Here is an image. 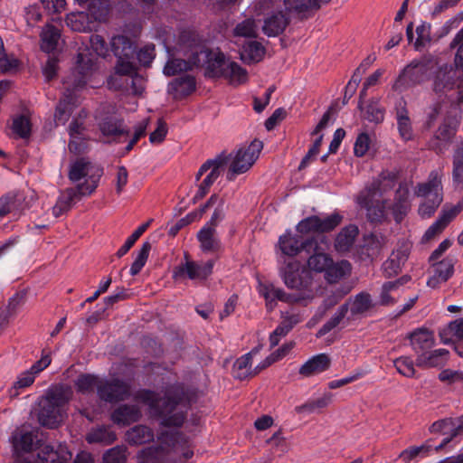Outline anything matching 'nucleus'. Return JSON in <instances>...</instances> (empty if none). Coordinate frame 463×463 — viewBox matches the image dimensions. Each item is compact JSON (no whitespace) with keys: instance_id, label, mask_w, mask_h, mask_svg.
Here are the masks:
<instances>
[{"instance_id":"34","label":"nucleus","mask_w":463,"mask_h":463,"mask_svg":"<svg viewBox=\"0 0 463 463\" xmlns=\"http://www.w3.org/2000/svg\"><path fill=\"white\" fill-rule=\"evenodd\" d=\"M333 400V394L329 392H324L321 396L307 400L305 403L297 406L295 411L301 415H308L318 412L326 408Z\"/></svg>"},{"instance_id":"31","label":"nucleus","mask_w":463,"mask_h":463,"mask_svg":"<svg viewBox=\"0 0 463 463\" xmlns=\"http://www.w3.org/2000/svg\"><path fill=\"white\" fill-rule=\"evenodd\" d=\"M396 121L401 137L405 141L411 140L413 130L406 102L403 99H401L396 107Z\"/></svg>"},{"instance_id":"5","label":"nucleus","mask_w":463,"mask_h":463,"mask_svg":"<svg viewBox=\"0 0 463 463\" xmlns=\"http://www.w3.org/2000/svg\"><path fill=\"white\" fill-rule=\"evenodd\" d=\"M160 446L148 447L137 454L138 463H187L194 456L190 440L179 432L162 431Z\"/></svg>"},{"instance_id":"28","label":"nucleus","mask_w":463,"mask_h":463,"mask_svg":"<svg viewBox=\"0 0 463 463\" xmlns=\"http://www.w3.org/2000/svg\"><path fill=\"white\" fill-rule=\"evenodd\" d=\"M195 90V79L191 75H184L173 80L168 84V92L175 99H181Z\"/></svg>"},{"instance_id":"7","label":"nucleus","mask_w":463,"mask_h":463,"mask_svg":"<svg viewBox=\"0 0 463 463\" xmlns=\"http://www.w3.org/2000/svg\"><path fill=\"white\" fill-rule=\"evenodd\" d=\"M397 180V171L384 170L357 196V203L366 209L371 222H381L385 217L386 200L380 198L393 188Z\"/></svg>"},{"instance_id":"13","label":"nucleus","mask_w":463,"mask_h":463,"mask_svg":"<svg viewBox=\"0 0 463 463\" xmlns=\"http://www.w3.org/2000/svg\"><path fill=\"white\" fill-rule=\"evenodd\" d=\"M109 14V6L107 4L91 1L89 13L78 12L71 13L66 17L67 25L75 32H87L92 29L93 21L104 22Z\"/></svg>"},{"instance_id":"38","label":"nucleus","mask_w":463,"mask_h":463,"mask_svg":"<svg viewBox=\"0 0 463 463\" xmlns=\"http://www.w3.org/2000/svg\"><path fill=\"white\" fill-rule=\"evenodd\" d=\"M288 23V18L281 11L276 12L264 20L262 32L268 36L279 35L284 31Z\"/></svg>"},{"instance_id":"27","label":"nucleus","mask_w":463,"mask_h":463,"mask_svg":"<svg viewBox=\"0 0 463 463\" xmlns=\"http://www.w3.org/2000/svg\"><path fill=\"white\" fill-rule=\"evenodd\" d=\"M331 364L329 356L326 354H319L309 358L300 368L299 374L304 377H310L326 371Z\"/></svg>"},{"instance_id":"39","label":"nucleus","mask_w":463,"mask_h":463,"mask_svg":"<svg viewBox=\"0 0 463 463\" xmlns=\"http://www.w3.org/2000/svg\"><path fill=\"white\" fill-rule=\"evenodd\" d=\"M197 240L203 252H215L221 247V241L216 235V229L203 227L197 233Z\"/></svg>"},{"instance_id":"36","label":"nucleus","mask_w":463,"mask_h":463,"mask_svg":"<svg viewBox=\"0 0 463 463\" xmlns=\"http://www.w3.org/2000/svg\"><path fill=\"white\" fill-rule=\"evenodd\" d=\"M235 44L241 45L242 42L254 40L258 37L257 25L254 20L246 19L239 23L232 33Z\"/></svg>"},{"instance_id":"19","label":"nucleus","mask_w":463,"mask_h":463,"mask_svg":"<svg viewBox=\"0 0 463 463\" xmlns=\"http://www.w3.org/2000/svg\"><path fill=\"white\" fill-rule=\"evenodd\" d=\"M129 395V385L119 379H101L98 386V396L108 402L123 401Z\"/></svg>"},{"instance_id":"14","label":"nucleus","mask_w":463,"mask_h":463,"mask_svg":"<svg viewBox=\"0 0 463 463\" xmlns=\"http://www.w3.org/2000/svg\"><path fill=\"white\" fill-rule=\"evenodd\" d=\"M430 61H413L407 65L393 84V89L402 91L405 89L425 81L432 71Z\"/></svg>"},{"instance_id":"45","label":"nucleus","mask_w":463,"mask_h":463,"mask_svg":"<svg viewBox=\"0 0 463 463\" xmlns=\"http://www.w3.org/2000/svg\"><path fill=\"white\" fill-rule=\"evenodd\" d=\"M258 354V349L253 348L250 353L238 358L233 364L232 374L239 380H243L250 374L251 359Z\"/></svg>"},{"instance_id":"53","label":"nucleus","mask_w":463,"mask_h":463,"mask_svg":"<svg viewBox=\"0 0 463 463\" xmlns=\"http://www.w3.org/2000/svg\"><path fill=\"white\" fill-rule=\"evenodd\" d=\"M350 290L351 288L349 287H342L337 288L332 295L327 296L317 310L318 318H321L329 308L336 305Z\"/></svg>"},{"instance_id":"54","label":"nucleus","mask_w":463,"mask_h":463,"mask_svg":"<svg viewBox=\"0 0 463 463\" xmlns=\"http://www.w3.org/2000/svg\"><path fill=\"white\" fill-rule=\"evenodd\" d=\"M44 449L47 452V457H44L43 459L52 463H65L72 457L71 452L65 445H59L56 450H53L49 446H46Z\"/></svg>"},{"instance_id":"48","label":"nucleus","mask_w":463,"mask_h":463,"mask_svg":"<svg viewBox=\"0 0 463 463\" xmlns=\"http://www.w3.org/2000/svg\"><path fill=\"white\" fill-rule=\"evenodd\" d=\"M34 437L32 432L16 431L12 437L14 449L16 453L30 452L33 448Z\"/></svg>"},{"instance_id":"25","label":"nucleus","mask_w":463,"mask_h":463,"mask_svg":"<svg viewBox=\"0 0 463 463\" xmlns=\"http://www.w3.org/2000/svg\"><path fill=\"white\" fill-rule=\"evenodd\" d=\"M330 0H284L285 10L289 14H297L301 18H307L315 11H317L323 5Z\"/></svg>"},{"instance_id":"20","label":"nucleus","mask_w":463,"mask_h":463,"mask_svg":"<svg viewBox=\"0 0 463 463\" xmlns=\"http://www.w3.org/2000/svg\"><path fill=\"white\" fill-rule=\"evenodd\" d=\"M430 277L427 286L430 288H439L446 283L454 274L455 260L447 257L439 261H430Z\"/></svg>"},{"instance_id":"63","label":"nucleus","mask_w":463,"mask_h":463,"mask_svg":"<svg viewBox=\"0 0 463 463\" xmlns=\"http://www.w3.org/2000/svg\"><path fill=\"white\" fill-rule=\"evenodd\" d=\"M127 460V449L116 446L108 449L103 455V463H125Z\"/></svg>"},{"instance_id":"42","label":"nucleus","mask_w":463,"mask_h":463,"mask_svg":"<svg viewBox=\"0 0 463 463\" xmlns=\"http://www.w3.org/2000/svg\"><path fill=\"white\" fill-rule=\"evenodd\" d=\"M116 439V433L107 426L93 428L86 435V440L90 444L100 443L103 445H109Z\"/></svg>"},{"instance_id":"35","label":"nucleus","mask_w":463,"mask_h":463,"mask_svg":"<svg viewBox=\"0 0 463 463\" xmlns=\"http://www.w3.org/2000/svg\"><path fill=\"white\" fill-rule=\"evenodd\" d=\"M352 271V266L347 260H340L334 262L331 259V263L327 266L325 272L326 280L330 283H336L342 279L349 276Z\"/></svg>"},{"instance_id":"11","label":"nucleus","mask_w":463,"mask_h":463,"mask_svg":"<svg viewBox=\"0 0 463 463\" xmlns=\"http://www.w3.org/2000/svg\"><path fill=\"white\" fill-rule=\"evenodd\" d=\"M102 173L103 171L100 167L82 157L71 165L69 178L74 183L80 182L84 178V182L79 184L75 188L79 189L83 195H90L98 187Z\"/></svg>"},{"instance_id":"61","label":"nucleus","mask_w":463,"mask_h":463,"mask_svg":"<svg viewBox=\"0 0 463 463\" xmlns=\"http://www.w3.org/2000/svg\"><path fill=\"white\" fill-rule=\"evenodd\" d=\"M394 366L399 373L411 378L415 374L414 362L409 356H401L394 360Z\"/></svg>"},{"instance_id":"33","label":"nucleus","mask_w":463,"mask_h":463,"mask_svg":"<svg viewBox=\"0 0 463 463\" xmlns=\"http://www.w3.org/2000/svg\"><path fill=\"white\" fill-rule=\"evenodd\" d=\"M345 304L348 305V310L353 317L364 316L374 307L372 297L367 292L356 294L350 298Z\"/></svg>"},{"instance_id":"3","label":"nucleus","mask_w":463,"mask_h":463,"mask_svg":"<svg viewBox=\"0 0 463 463\" xmlns=\"http://www.w3.org/2000/svg\"><path fill=\"white\" fill-rule=\"evenodd\" d=\"M137 399L147 405L153 414L160 417L164 427H180L184 421L189 400L180 385L169 386L164 397L143 390L137 394Z\"/></svg>"},{"instance_id":"4","label":"nucleus","mask_w":463,"mask_h":463,"mask_svg":"<svg viewBox=\"0 0 463 463\" xmlns=\"http://www.w3.org/2000/svg\"><path fill=\"white\" fill-rule=\"evenodd\" d=\"M96 70V59L89 48L79 49L76 64L71 73L63 81L65 92L56 107L55 123L64 125L77 106L75 90L83 88Z\"/></svg>"},{"instance_id":"37","label":"nucleus","mask_w":463,"mask_h":463,"mask_svg":"<svg viewBox=\"0 0 463 463\" xmlns=\"http://www.w3.org/2000/svg\"><path fill=\"white\" fill-rule=\"evenodd\" d=\"M134 74H136L135 66L131 61V59H118L115 66V73L109 77L108 83L111 88L119 90L122 88V85L119 82V77L127 76L129 78Z\"/></svg>"},{"instance_id":"18","label":"nucleus","mask_w":463,"mask_h":463,"mask_svg":"<svg viewBox=\"0 0 463 463\" xmlns=\"http://www.w3.org/2000/svg\"><path fill=\"white\" fill-rule=\"evenodd\" d=\"M279 244L283 254L294 257L302 251L310 252L316 241L313 238L304 237L302 234L287 231L279 237Z\"/></svg>"},{"instance_id":"60","label":"nucleus","mask_w":463,"mask_h":463,"mask_svg":"<svg viewBox=\"0 0 463 463\" xmlns=\"http://www.w3.org/2000/svg\"><path fill=\"white\" fill-rule=\"evenodd\" d=\"M34 379L35 376L29 370L21 373L10 390V395L12 397L17 396L19 389L29 387L33 383Z\"/></svg>"},{"instance_id":"12","label":"nucleus","mask_w":463,"mask_h":463,"mask_svg":"<svg viewBox=\"0 0 463 463\" xmlns=\"http://www.w3.org/2000/svg\"><path fill=\"white\" fill-rule=\"evenodd\" d=\"M260 147V144L255 139L246 149L241 148L235 153L219 155L225 157V167L228 166L226 178L232 181L238 175L248 171L258 157Z\"/></svg>"},{"instance_id":"57","label":"nucleus","mask_w":463,"mask_h":463,"mask_svg":"<svg viewBox=\"0 0 463 463\" xmlns=\"http://www.w3.org/2000/svg\"><path fill=\"white\" fill-rule=\"evenodd\" d=\"M296 230L304 237L310 233H320L318 229V215H312L301 220L297 224Z\"/></svg>"},{"instance_id":"44","label":"nucleus","mask_w":463,"mask_h":463,"mask_svg":"<svg viewBox=\"0 0 463 463\" xmlns=\"http://www.w3.org/2000/svg\"><path fill=\"white\" fill-rule=\"evenodd\" d=\"M238 46L241 47L240 57L243 62L250 64L260 60V44L255 39L242 42Z\"/></svg>"},{"instance_id":"41","label":"nucleus","mask_w":463,"mask_h":463,"mask_svg":"<svg viewBox=\"0 0 463 463\" xmlns=\"http://www.w3.org/2000/svg\"><path fill=\"white\" fill-rule=\"evenodd\" d=\"M358 228L350 224L342 229L335 239V247L337 251L345 252L350 250L358 235Z\"/></svg>"},{"instance_id":"52","label":"nucleus","mask_w":463,"mask_h":463,"mask_svg":"<svg viewBox=\"0 0 463 463\" xmlns=\"http://www.w3.org/2000/svg\"><path fill=\"white\" fill-rule=\"evenodd\" d=\"M194 66L192 62V56L190 61H184L181 59H170L165 63L163 72L165 76H175V74L183 71H186Z\"/></svg>"},{"instance_id":"49","label":"nucleus","mask_w":463,"mask_h":463,"mask_svg":"<svg viewBox=\"0 0 463 463\" xmlns=\"http://www.w3.org/2000/svg\"><path fill=\"white\" fill-rule=\"evenodd\" d=\"M431 451V446L428 443H424L420 446L409 447L400 453V458L408 463L412 460H420L430 455Z\"/></svg>"},{"instance_id":"16","label":"nucleus","mask_w":463,"mask_h":463,"mask_svg":"<svg viewBox=\"0 0 463 463\" xmlns=\"http://www.w3.org/2000/svg\"><path fill=\"white\" fill-rule=\"evenodd\" d=\"M184 258L185 261L174 271L173 276L175 279H189L195 283H203L212 275L214 266L213 260L198 262L189 260L186 254Z\"/></svg>"},{"instance_id":"30","label":"nucleus","mask_w":463,"mask_h":463,"mask_svg":"<svg viewBox=\"0 0 463 463\" xmlns=\"http://www.w3.org/2000/svg\"><path fill=\"white\" fill-rule=\"evenodd\" d=\"M262 449L269 453V458L281 455L287 450L286 439L280 430L273 434H262Z\"/></svg>"},{"instance_id":"24","label":"nucleus","mask_w":463,"mask_h":463,"mask_svg":"<svg viewBox=\"0 0 463 463\" xmlns=\"http://www.w3.org/2000/svg\"><path fill=\"white\" fill-rule=\"evenodd\" d=\"M410 345L417 356L435 345L434 333L426 327H418L408 335Z\"/></svg>"},{"instance_id":"55","label":"nucleus","mask_w":463,"mask_h":463,"mask_svg":"<svg viewBox=\"0 0 463 463\" xmlns=\"http://www.w3.org/2000/svg\"><path fill=\"white\" fill-rule=\"evenodd\" d=\"M24 199L18 191H12L0 198V216L7 214L13 207H15Z\"/></svg>"},{"instance_id":"26","label":"nucleus","mask_w":463,"mask_h":463,"mask_svg":"<svg viewBox=\"0 0 463 463\" xmlns=\"http://www.w3.org/2000/svg\"><path fill=\"white\" fill-rule=\"evenodd\" d=\"M449 352L447 349L439 348L433 351L428 350L419 354L415 364L420 368H432L444 365L449 360Z\"/></svg>"},{"instance_id":"58","label":"nucleus","mask_w":463,"mask_h":463,"mask_svg":"<svg viewBox=\"0 0 463 463\" xmlns=\"http://www.w3.org/2000/svg\"><path fill=\"white\" fill-rule=\"evenodd\" d=\"M122 122L115 118H106L99 123V129L104 136L123 134Z\"/></svg>"},{"instance_id":"50","label":"nucleus","mask_w":463,"mask_h":463,"mask_svg":"<svg viewBox=\"0 0 463 463\" xmlns=\"http://www.w3.org/2000/svg\"><path fill=\"white\" fill-rule=\"evenodd\" d=\"M348 312V305H341L333 317L317 331V337H322L336 327Z\"/></svg>"},{"instance_id":"56","label":"nucleus","mask_w":463,"mask_h":463,"mask_svg":"<svg viewBox=\"0 0 463 463\" xmlns=\"http://www.w3.org/2000/svg\"><path fill=\"white\" fill-rule=\"evenodd\" d=\"M150 250H151L150 242L145 241L142 244L140 250L137 251V256L130 267V274L132 276H135L140 272V270L145 266V264L148 259Z\"/></svg>"},{"instance_id":"22","label":"nucleus","mask_w":463,"mask_h":463,"mask_svg":"<svg viewBox=\"0 0 463 463\" xmlns=\"http://www.w3.org/2000/svg\"><path fill=\"white\" fill-rule=\"evenodd\" d=\"M430 431L431 433H440L447 436L435 449L436 450H439L450 442L453 438L463 432V425L453 419H443L432 423L430 427Z\"/></svg>"},{"instance_id":"51","label":"nucleus","mask_w":463,"mask_h":463,"mask_svg":"<svg viewBox=\"0 0 463 463\" xmlns=\"http://www.w3.org/2000/svg\"><path fill=\"white\" fill-rule=\"evenodd\" d=\"M101 379L93 374H80L75 381V387L79 392L90 393L100 383Z\"/></svg>"},{"instance_id":"23","label":"nucleus","mask_w":463,"mask_h":463,"mask_svg":"<svg viewBox=\"0 0 463 463\" xmlns=\"http://www.w3.org/2000/svg\"><path fill=\"white\" fill-rule=\"evenodd\" d=\"M463 204L458 203L457 205L449 208H444L439 217L428 228L423 235V240L428 241L433 239L437 234L440 233L447 225L462 211Z\"/></svg>"},{"instance_id":"2","label":"nucleus","mask_w":463,"mask_h":463,"mask_svg":"<svg viewBox=\"0 0 463 463\" xmlns=\"http://www.w3.org/2000/svg\"><path fill=\"white\" fill-rule=\"evenodd\" d=\"M180 41L192 49L193 64L205 67L209 76L223 77L232 84H241L246 80L247 72L243 68L233 61L226 60L223 53L201 46L194 33H183Z\"/></svg>"},{"instance_id":"21","label":"nucleus","mask_w":463,"mask_h":463,"mask_svg":"<svg viewBox=\"0 0 463 463\" xmlns=\"http://www.w3.org/2000/svg\"><path fill=\"white\" fill-rule=\"evenodd\" d=\"M411 247V243L408 241L398 242L396 249L392 250L389 259L383 263V269L388 276L396 275L400 272L410 256Z\"/></svg>"},{"instance_id":"1","label":"nucleus","mask_w":463,"mask_h":463,"mask_svg":"<svg viewBox=\"0 0 463 463\" xmlns=\"http://www.w3.org/2000/svg\"><path fill=\"white\" fill-rule=\"evenodd\" d=\"M330 263L331 258L326 253H314L311 255L307 260L309 269L302 267L301 263L298 260H288L282 269L283 280L288 288L297 291L293 295H289L279 288L262 285V293H264V298L268 301V307H269V300L270 298L286 302H297L307 305L316 297L318 288L311 270L325 273Z\"/></svg>"},{"instance_id":"29","label":"nucleus","mask_w":463,"mask_h":463,"mask_svg":"<svg viewBox=\"0 0 463 463\" xmlns=\"http://www.w3.org/2000/svg\"><path fill=\"white\" fill-rule=\"evenodd\" d=\"M81 196L84 195L77 188H68L61 192L55 205L52 207L53 215L60 217L68 212Z\"/></svg>"},{"instance_id":"47","label":"nucleus","mask_w":463,"mask_h":463,"mask_svg":"<svg viewBox=\"0 0 463 463\" xmlns=\"http://www.w3.org/2000/svg\"><path fill=\"white\" fill-rule=\"evenodd\" d=\"M154 439L152 430L143 425L136 426L127 432V440L129 444L141 445Z\"/></svg>"},{"instance_id":"64","label":"nucleus","mask_w":463,"mask_h":463,"mask_svg":"<svg viewBox=\"0 0 463 463\" xmlns=\"http://www.w3.org/2000/svg\"><path fill=\"white\" fill-rule=\"evenodd\" d=\"M453 182L463 184V147H458L454 154Z\"/></svg>"},{"instance_id":"32","label":"nucleus","mask_w":463,"mask_h":463,"mask_svg":"<svg viewBox=\"0 0 463 463\" xmlns=\"http://www.w3.org/2000/svg\"><path fill=\"white\" fill-rule=\"evenodd\" d=\"M110 46L118 59H133L136 53L135 43L124 35L114 36L110 41Z\"/></svg>"},{"instance_id":"59","label":"nucleus","mask_w":463,"mask_h":463,"mask_svg":"<svg viewBox=\"0 0 463 463\" xmlns=\"http://www.w3.org/2000/svg\"><path fill=\"white\" fill-rule=\"evenodd\" d=\"M151 223V220L140 225L125 241L117 251L118 257H122L133 247L138 238L146 232Z\"/></svg>"},{"instance_id":"15","label":"nucleus","mask_w":463,"mask_h":463,"mask_svg":"<svg viewBox=\"0 0 463 463\" xmlns=\"http://www.w3.org/2000/svg\"><path fill=\"white\" fill-rule=\"evenodd\" d=\"M225 162L224 156H217L215 158L209 159L201 165L197 172L196 179L198 180L204 174H206V175L199 184L198 190L194 197V202L206 195L210 187L224 171Z\"/></svg>"},{"instance_id":"6","label":"nucleus","mask_w":463,"mask_h":463,"mask_svg":"<svg viewBox=\"0 0 463 463\" xmlns=\"http://www.w3.org/2000/svg\"><path fill=\"white\" fill-rule=\"evenodd\" d=\"M456 47V69L449 65L440 67L433 80V90L439 97L457 94L456 99L460 102L463 100V27L450 43L451 49Z\"/></svg>"},{"instance_id":"8","label":"nucleus","mask_w":463,"mask_h":463,"mask_svg":"<svg viewBox=\"0 0 463 463\" xmlns=\"http://www.w3.org/2000/svg\"><path fill=\"white\" fill-rule=\"evenodd\" d=\"M72 394L70 386L59 385L51 389L39 402L40 424L48 428L57 427L66 414L67 405Z\"/></svg>"},{"instance_id":"17","label":"nucleus","mask_w":463,"mask_h":463,"mask_svg":"<svg viewBox=\"0 0 463 463\" xmlns=\"http://www.w3.org/2000/svg\"><path fill=\"white\" fill-rule=\"evenodd\" d=\"M411 185V181L401 182L395 192L393 203H390L386 201L385 212L390 210L396 222H401L411 210V195L410 191Z\"/></svg>"},{"instance_id":"40","label":"nucleus","mask_w":463,"mask_h":463,"mask_svg":"<svg viewBox=\"0 0 463 463\" xmlns=\"http://www.w3.org/2000/svg\"><path fill=\"white\" fill-rule=\"evenodd\" d=\"M140 416V411L137 406L126 404L115 410L111 415V419L117 424L128 425L137 421Z\"/></svg>"},{"instance_id":"9","label":"nucleus","mask_w":463,"mask_h":463,"mask_svg":"<svg viewBox=\"0 0 463 463\" xmlns=\"http://www.w3.org/2000/svg\"><path fill=\"white\" fill-rule=\"evenodd\" d=\"M451 102L449 110L443 101L438 108L433 109V112L429 115V123H432L436 119V116L439 113L447 112V117L442 124L439 127L434 137L430 140L429 146L438 154H443L449 149L451 139L454 137L459 120L457 116V104L454 102L453 94L445 95Z\"/></svg>"},{"instance_id":"46","label":"nucleus","mask_w":463,"mask_h":463,"mask_svg":"<svg viewBox=\"0 0 463 463\" xmlns=\"http://www.w3.org/2000/svg\"><path fill=\"white\" fill-rule=\"evenodd\" d=\"M61 33L60 30L52 24H47L41 33V48L45 52H51L57 47Z\"/></svg>"},{"instance_id":"43","label":"nucleus","mask_w":463,"mask_h":463,"mask_svg":"<svg viewBox=\"0 0 463 463\" xmlns=\"http://www.w3.org/2000/svg\"><path fill=\"white\" fill-rule=\"evenodd\" d=\"M439 337L441 343L445 345L461 340L463 338V318L451 321L445 328L440 330Z\"/></svg>"},{"instance_id":"10","label":"nucleus","mask_w":463,"mask_h":463,"mask_svg":"<svg viewBox=\"0 0 463 463\" xmlns=\"http://www.w3.org/2000/svg\"><path fill=\"white\" fill-rule=\"evenodd\" d=\"M441 169H435L430 173L426 183L419 184L415 189V194L424 197L425 201L419 207V214L422 218L430 217L443 200L442 196Z\"/></svg>"},{"instance_id":"62","label":"nucleus","mask_w":463,"mask_h":463,"mask_svg":"<svg viewBox=\"0 0 463 463\" xmlns=\"http://www.w3.org/2000/svg\"><path fill=\"white\" fill-rule=\"evenodd\" d=\"M342 219L343 217L338 213H334L325 217L318 216L319 232L323 233L333 231L340 224Z\"/></svg>"}]
</instances>
